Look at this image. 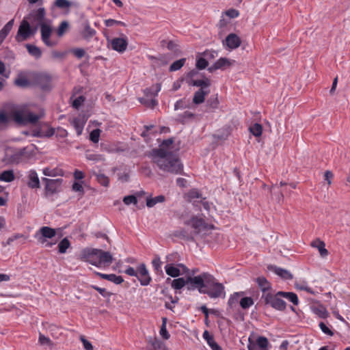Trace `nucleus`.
<instances>
[{
  "instance_id": "nucleus-1",
  "label": "nucleus",
  "mask_w": 350,
  "mask_h": 350,
  "mask_svg": "<svg viewBox=\"0 0 350 350\" xmlns=\"http://www.w3.org/2000/svg\"><path fill=\"white\" fill-rule=\"evenodd\" d=\"M173 143V138L164 139L160 147L152 149L148 156L152 159V162L161 170L173 174H181L183 171V165L180 159L172 152L165 149Z\"/></svg>"
},
{
  "instance_id": "nucleus-2",
  "label": "nucleus",
  "mask_w": 350,
  "mask_h": 350,
  "mask_svg": "<svg viewBox=\"0 0 350 350\" xmlns=\"http://www.w3.org/2000/svg\"><path fill=\"white\" fill-rule=\"evenodd\" d=\"M79 258L97 267H108L113 260L109 252L91 247L83 249L79 254Z\"/></svg>"
},
{
  "instance_id": "nucleus-3",
  "label": "nucleus",
  "mask_w": 350,
  "mask_h": 350,
  "mask_svg": "<svg viewBox=\"0 0 350 350\" xmlns=\"http://www.w3.org/2000/svg\"><path fill=\"white\" fill-rule=\"evenodd\" d=\"M213 280V275L204 272L196 277L187 275V290H198L200 293L204 294L206 285L210 284Z\"/></svg>"
},
{
  "instance_id": "nucleus-4",
  "label": "nucleus",
  "mask_w": 350,
  "mask_h": 350,
  "mask_svg": "<svg viewBox=\"0 0 350 350\" xmlns=\"http://www.w3.org/2000/svg\"><path fill=\"white\" fill-rule=\"evenodd\" d=\"M280 295H277V293L273 295L271 293L262 295L261 299L265 305H269L275 310L284 311L286 309V302L280 299Z\"/></svg>"
},
{
  "instance_id": "nucleus-5",
  "label": "nucleus",
  "mask_w": 350,
  "mask_h": 350,
  "mask_svg": "<svg viewBox=\"0 0 350 350\" xmlns=\"http://www.w3.org/2000/svg\"><path fill=\"white\" fill-rule=\"evenodd\" d=\"M52 77L46 73L37 72L32 77V84L38 86L43 91H50L52 89Z\"/></svg>"
},
{
  "instance_id": "nucleus-6",
  "label": "nucleus",
  "mask_w": 350,
  "mask_h": 350,
  "mask_svg": "<svg viewBox=\"0 0 350 350\" xmlns=\"http://www.w3.org/2000/svg\"><path fill=\"white\" fill-rule=\"evenodd\" d=\"M42 181L45 184L44 195L46 197L53 196L61 191V186L63 182L62 178L49 179L42 178Z\"/></svg>"
},
{
  "instance_id": "nucleus-7",
  "label": "nucleus",
  "mask_w": 350,
  "mask_h": 350,
  "mask_svg": "<svg viewBox=\"0 0 350 350\" xmlns=\"http://www.w3.org/2000/svg\"><path fill=\"white\" fill-rule=\"evenodd\" d=\"M210 284L206 285L204 294H206L211 298H218L224 294V286L221 283L217 282L213 276Z\"/></svg>"
},
{
  "instance_id": "nucleus-8",
  "label": "nucleus",
  "mask_w": 350,
  "mask_h": 350,
  "mask_svg": "<svg viewBox=\"0 0 350 350\" xmlns=\"http://www.w3.org/2000/svg\"><path fill=\"white\" fill-rule=\"evenodd\" d=\"M46 16V10L44 8H39L37 10H32L23 19H27L31 25L41 26L44 24Z\"/></svg>"
},
{
  "instance_id": "nucleus-9",
  "label": "nucleus",
  "mask_w": 350,
  "mask_h": 350,
  "mask_svg": "<svg viewBox=\"0 0 350 350\" xmlns=\"http://www.w3.org/2000/svg\"><path fill=\"white\" fill-rule=\"evenodd\" d=\"M30 36L29 22L27 19H23L18 27L15 39L18 42H21L27 40Z\"/></svg>"
},
{
  "instance_id": "nucleus-10",
  "label": "nucleus",
  "mask_w": 350,
  "mask_h": 350,
  "mask_svg": "<svg viewBox=\"0 0 350 350\" xmlns=\"http://www.w3.org/2000/svg\"><path fill=\"white\" fill-rule=\"evenodd\" d=\"M136 278L142 286H148L151 282L152 278L144 263H142L138 266V272Z\"/></svg>"
},
{
  "instance_id": "nucleus-11",
  "label": "nucleus",
  "mask_w": 350,
  "mask_h": 350,
  "mask_svg": "<svg viewBox=\"0 0 350 350\" xmlns=\"http://www.w3.org/2000/svg\"><path fill=\"white\" fill-rule=\"evenodd\" d=\"M184 224L187 226H191L195 230L194 232L198 234L202 230L206 228V224L205 221L202 218H198L196 216H193L190 219L184 221Z\"/></svg>"
},
{
  "instance_id": "nucleus-12",
  "label": "nucleus",
  "mask_w": 350,
  "mask_h": 350,
  "mask_svg": "<svg viewBox=\"0 0 350 350\" xmlns=\"http://www.w3.org/2000/svg\"><path fill=\"white\" fill-rule=\"evenodd\" d=\"M41 38L42 42L48 46H53L54 44L50 40L52 28L46 23L40 26Z\"/></svg>"
},
{
  "instance_id": "nucleus-13",
  "label": "nucleus",
  "mask_w": 350,
  "mask_h": 350,
  "mask_svg": "<svg viewBox=\"0 0 350 350\" xmlns=\"http://www.w3.org/2000/svg\"><path fill=\"white\" fill-rule=\"evenodd\" d=\"M25 148L21 149L19 151L9 155L6 154L3 161L6 164L18 163L21 161L23 156L25 154Z\"/></svg>"
},
{
  "instance_id": "nucleus-14",
  "label": "nucleus",
  "mask_w": 350,
  "mask_h": 350,
  "mask_svg": "<svg viewBox=\"0 0 350 350\" xmlns=\"http://www.w3.org/2000/svg\"><path fill=\"white\" fill-rule=\"evenodd\" d=\"M111 48L119 53L126 51L128 42L126 38H116L111 40Z\"/></svg>"
},
{
  "instance_id": "nucleus-15",
  "label": "nucleus",
  "mask_w": 350,
  "mask_h": 350,
  "mask_svg": "<svg viewBox=\"0 0 350 350\" xmlns=\"http://www.w3.org/2000/svg\"><path fill=\"white\" fill-rule=\"evenodd\" d=\"M147 350H165V344L154 337H149L147 340Z\"/></svg>"
},
{
  "instance_id": "nucleus-16",
  "label": "nucleus",
  "mask_w": 350,
  "mask_h": 350,
  "mask_svg": "<svg viewBox=\"0 0 350 350\" xmlns=\"http://www.w3.org/2000/svg\"><path fill=\"white\" fill-rule=\"evenodd\" d=\"M41 237H39L38 241L41 243L46 242V239H51L56 234L55 229L49 226H43L40 229Z\"/></svg>"
},
{
  "instance_id": "nucleus-17",
  "label": "nucleus",
  "mask_w": 350,
  "mask_h": 350,
  "mask_svg": "<svg viewBox=\"0 0 350 350\" xmlns=\"http://www.w3.org/2000/svg\"><path fill=\"white\" fill-rule=\"evenodd\" d=\"M267 268L269 271L274 272L283 280H289L293 279V275L286 269L278 267L275 265H269Z\"/></svg>"
},
{
  "instance_id": "nucleus-18",
  "label": "nucleus",
  "mask_w": 350,
  "mask_h": 350,
  "mask_svg": "<svg viewBox=\"0 0 350 350\" xmlns=\"http://www.w3.org/2000/svg\"><path fill=\"white\" fill-rule=\"evenodd\" d=\"M225 43L226 46L230 49H234L241 44V40L239 36L235 33H230L225 39Z\"/></svg>"
},
{
  "instance_id": "nucleus-19",
  "label": "nucleus",
  "mask_w": 350,
  "mask_h": 350,
  "mask_svg": "<svg viewBox=\"0 0 350 350\" xmlns=\"http://www.w3.org/2000/svg\"><path fill=\"white\" fill-rule=\"evenodd\" d=\"M255 281L262 292V295L269 294V291L271 289V284L264 276L256 278Z\"/></svg>"
},
{
  "instance_id": "nucleus-20",
  "label": "nucleus",
  "mask_w": 350,
  "mask_h": 350,
  "mask_svg": "<svg viewBox=\"0 0 350 350\" xmlns=\"http://www.w3.org/2000/svg\"><path fill=\"white\" fill-rule=\"evenodd\" d=\"M27 184V186L31 189H37L40 187V180L35 170H31L29 172Z\"/></svg>"
},
{
  "instance_id": "nucleus-21",
  "label": "nucleus",
  "mask_w": 350,
  "mask_h": 350,
  "mask_svg": "<svg viewBox=\"0 0 350 350\" xmlns=\"http://www.w3.org/2000/svg\"><path fill=\"white\" fill-rule=\"evenodd\" d=\"M189 86H196L200 87V89H202L205 90L206 88H209L211 85V80L204 77L202 79H194L193 81H190L187 84Z\"/></svg>"
},
{
  "instance_id": "nucleus-22",
  "label": "nucleus",
  "mask_w": 350,
  "mask_h": 350,
  "mask_svg": "<svg viewBox=\"0 0 350 350\" xmlns=\"http://www.w3.org/2000/svg\"><path fill=\"white\" fill-rule=\"evenodd\" d=\"M31 83L32 82H31L23 73H19L14 81V84L16 86L22 88H28L31 85Z\"/></svg>"
},
{
  "instance_id": "nucleus-23",
  "label": "nucleus",
  "mask_w": 350,
  "mask_h": 350,
  "mask_svg": "<svg viewBox=\"0 0 350 350\" xmlns=\"http://www.w3.org/2000/svg\"><path fill=\"white\" fill-rule=\"evenodd\" d=\"M174 236L187 241H194V237L191 232H188L185 229L177 230L174 232Z\"/></svg>"
},
{
  "instance_id": "nucleus-24",
  "label": "nucleus",
  "mask_w": 350,
  "mask_h": 350,
  "mask_svg": "<svg viewBox=\"0 0 350 350\" xmlns=\"http://www.w3.org/2000/svg\"><path fill=\"white\" fill-rule=\"evenodd\" d=\"M165 271L168 275L172 278H177L181 274L180 269L177 265H174L172 263L167 264L165 266Z\"/></svg>"
},
{
  "instance_id": "nucleus-25",
  "label": "nucleus",
  "mask_w": 350,
  "mask_h": 350,
  "mask_svg": "<svg viewBox=\"0 0 350 350\" xmlns=\"http://www.w3.org/2000/svg\"><path fill=\"white\" fill-rule=\"evenodd\" d=\"M209 91L202 89L197 90L193 95V103L196 105H200L204 102L205 96L208 94Z\"/></svg>"
},
{
  "instance_id": "nucleus-26",
  "label": "nucleus",
  "mask_w": 350,
  "mask_h": 350,
  "mask_svg": "<svg viewBox=\"0 0 350 350\" xmlns=\"http://www.w3.org/2000/svg\"><path fill=\"white\" fill-rule=\"evenodd\" d=\"M311 246L317 248L322 257H325L328 255V251L325 248V243L320 239H316L313 241L311 243Z\"/></svg>"
},
{
  "instance_id": "nucleus-27",
  "label": "nucleus",
  "mask_w": 350,
  "mask_h": 350,
  "mask_svg": "<svg viewBox=\"0 0 350 350\" xmlns=\"http://www.w3.org/2000/svg\"><path fill=\"white\" fill-rule=\"evenodd\" d=\"M277 295H280L281 297H284L287 299L288 301L292 302L293 305L297 306L299 304V299L295 293L293 292H284V291H278L277 292Z\"/></svg>"
},
{
  "instance_id": "nucleus-28",
  "label": "nucleus",
  "mask_w": 350,
  "mask_h": 350,
  "mask_svg": "<svg viewBox=\"0 0 350 350\" xmlns=\"http://www.w3.org/2000/svg\"><path fill=\"white\" fill-rule=\"evenodd\" d=\"M14 19L8 21L0 31V44L3 42L8 36L14 25Z\"/></svg>"
},
{
  "instance_id": "nucleus-29",
  "label": "nucleus",
  "mask_w": 350,
  "mask_h": 350,
  "mask_svg": "<svg viewBox=\"0 0 350 350\" xmlns=\"http://www.w3.org/2000/svg\"><path fill=\"white\" fill-rule=\"evenodd\" d=\"M184 286L187 288V276L185 278H178L172 281V288L175 290H180Z\"/></svg>"
},
{
  "instance_id": "nucleus-30",
  "label": "nucleus",
  "mask_w": 350,
  "mask_h": 350,
  "mask_svg": "<svg viewBox=\"0 0 350 350\" xmlns=\"http://www.w3.org/2000/svg\"><path fill=\"white\" fill-rule=\"evenodd\" d=\"M165 200V197L163 195H159L154 198H146V206L148 208L153 207L157 203L163 202Z\"/></svg>"
},
{
  "instance_id": "nucleus-31",
  "label": "nucleus",
  "mask_w": 350,
  "mask_h": 350,
  "mask_svg": "<svg viewBox=\"0 0 350 350\" xmlns=\"http://www.w3.org/2000/svg\"><path fill=\"white\" fill-rule=\"evenodd\" d=\"M25 47L28 53L36 59H38L42 56V51L39 47L31 44H27Z\"/></svg>"
},
{
  "instance_id": "nucleus-32",
  "label": "nucleus",
  "mask_w": 350,
  "mask_h": 350,
  "mask_svg": "<svg viewBox=\"0 0 350 350\" xmlns=\"http://www.w3.org/2000/svg\"><path fill=\"white\" fill-rule=\"evenodd\" d=\"M15 178L14 173L12 170H4L0 174V180L10 183Z\"/></svg>"
},
{
  "instance_id": "nucleus-33",
  "label": "nucleus",
  "mask_w": 350,
  "mask_h": 350,
  "mask_svg": "<svg viewBox=\"0 0 350 350\" xmlns=\"http://www.w3.org/2000/svg\"><path fill=\"white\" fill-rule=\"evenodd\" d=\"M12 118L16 123L19 124H26V115L21 111H16L12 113Z\"/></svg>"
},
{
  "instance_id": "nucleus-34",
  "label": "nucleus",
  "mask_w": 350,
  "mask_h": 350,
  "mask_svg": "<svg viewBox=\"0 0 350 350\" xmlns=\"http://www.w3.org/2000/svg\"><path fill=\"white\" fill-rule=\"evenodd\" d=\"M161 90L160 83H156L149 88L144 90V93L147 96H156Z\"/></svg>"
},
{
  "instance_id": "nucleus-35",
  "label": "nucleus",
  "mask_w": 350,
  "mask_h": 350,
  "mask_svg": "<svg viewBox=\"0 0 350 350\" xmlns=\"http://www.w3.org/2000/svg\"><path fill=\"white\" fill-rule=\"evenodd\" d=\"M254 303V299L251 297H243L239 301L240 306L243 310L248 309Z\"/></svg>"
},
{
  "instance_id": "nucleus-36",
  "label": "nucleus",
  "mask_w": 350,
  "mask_h": 350,
  "mask_svg": "<svg viewBox=\"0 0 350 350\" xmlns=\"http://www.w3.org/2000/svg\"><path fill=\"white\" fill-rule=\"evenodd\" d=\"M70 247V243L68 238H64L58 244V252L60 254H64Z\"/></svg>"
},
{
  "instance_id": "nucleus-37",
  "label": "nucleus",
  "mask_w": 350,
  "mask_h": 350,
  "mask_svg": "<svg viewBox=\"0 0 350 350\" xmlns=\"http://www.w3.org/2000/svg\"><path fill=\"white\" fill-rule=\"evenodd\" d=\"M186 58H181L178 60L174 62L170 66L169 70L174 72L180 70L185 64Z\"/></svg>"
},
{
  "instance_id": "nucleus-38",
  "label": "nucleus",
  "mask_w": 350,
  "mask_h": 350,
  "mask_svg": "<svg viewBox=\"0 0 350 350\" xmlns=\"http://www.w3.org/2000/svg\"><path fill=\"white\" fill-rule=\"evenodd\" d=\"M219 100L217 96H211L206 101L207 108L214 110L218 108Z\"/></svg>"
},
{
  "instance_id": "nucleus-39",
  "label": "nucleus",
  "mask_w": 350,
  "mask_h": 350,
  "mask_svg": "<svg viewBox=\"0 0 350 350\" xmlns=\"http://www.w3.org/2000/svg\"><path fill=\"white\" fill-rule=\"evenodd\" d=\"M218 69L224 70L232 65L231 62L226 57H221L215 62Z\"/></svg>"
},
{
  "instance_id": "nucleus-40",
  "label": "nucleus",
  "mask_w": 350,
  "mask_h": 350,
  "mask_svg": "<svg viewBox=\"0 0 350 350\" xmlns=\"http://www.w3.org/2000/svg\"><path fill=\"white\" fill-rule=\"evenodd\" d=\"M96 34V31L87 23L82 32V36L85 39L92 38Z\"/></svg>"
},
{
  "instance_id": "nucleus-41",
  "label": "nucleus",
  "mask_w": 350,
  "mask_h": 350,
  "mask_svg": "<svg viewBox=\"0 0 350 350\" xmlns=\"http://www.w3.org/2000/svg\"><path fill=\"white\" fill-rule=\"evenodd\" d=\"M249 130L255 137H260L262 133V126L259 123H255L250 127Z\"/></svg>"
},
{
  "instance_id": "nucleus-42",
  "label": "nucleus",
  "mask_w": 350,
  "mask_h": 350,
  "mask_svg": "<svg viewBox=\"0 0 350 350\" xmlns=\"http://www.w3.org/2000/svg\"><path fill=\"white\" fill-rule=\"evenodd\" d=\"M255 344L256 345L258 349L260 348L262 349H265L269 345V340L265 336H260L256 338Z\"/></svg>"
},
{
  "instance_id": "nucleus-43",
  "label": "nucleus",
  "mask_w": 350,
  "mask_h": 350,
  "mask_svg": "<svg viewBox=\"0 0 350 350\" xmlns=\"http://www.w3.org/2000/svg\"><path fill=\"white\" fill-rule=\"evenodd\" d=\"M162 321V325L160 329V334L164 339L167 340L170 338V335L166 329L167 318H163Z\"/></svg>"
},
{
  "instance_id": "nucleus-44",
  "label": "nucleus",
  "mask_w": 350,
  "mask_h": 350,
  "mask_svg": "<svg viewBox=\"0 0 350 350\" xmlns=\"http://www.w3.org/2000/svg\"><path fill=\"white\" fill-rule=\"evenodd\" d=\"M72 3L68 0H55L54 5L59 9L69 8Z\"/></svg>"
},
{
  "instance_id": "nucleus-45",
  "label": "nucleus",
  "mask_w": 350,
  "mask_h": 350,
  "mask_svg": "<svg viewBox=\"0 0 350 350\" xmlns=\"http://www.w3.org/2000/svg\"><path fill=\"white\" fill-rule=\"evenodd\" d=\"M72 125L74 126L77 135H81L83 129V124L81 123L80 120L78 118H74L72 122Z\"/></svg>"
},
{
  "instance_id": "nucleus-46",
  "label": "nucleus",
  "mask_w": 350,
  "mask_h": 350,
  "mask_svg": "<svg viewBox=\"0 0 350 350\" xmlns=\"http://www.w3.org/2000/svg\"><path fill=\"white\" fill-rule=\"evenodd\" d=\"M96 180L103 186L108 187L109 184V178L104 174H98L96 175Z\"/></svg>"
},
{
  "instance_id": "nucleus-47",
  "label": "nucleus",
  "mask_w": 350,
  "mask_h": 350,
  "mask_svg": "<svg viewBox=\"0 0 350 350\" xmlns=\"http://www.w3.org/2000/svg\"><path fill=\"white\" fill-rule=\"evenodd\" d=\"M208 65V61L204 57H199L196 59V66L198 70H203Z\"/></svg>"
},
{
  "instance_id": "nucleus-48",
  "label": "nucleus",
  "mask_w": 350,
  "mask_h": 350,
  "mask_svg": "<svg viewBox=\"0 0 350 350\" xmlns=\"http://www.w3.org/2000/svg\"><path fill=\"white\" fill-rule=\"evenodd\" d=\"M68 27H69V23L66 21H62L59 24V25L57 28V36L59 37L62 36L64 34L65 31L68 28Z\"/></svg>"
},
{
  "instance_id": "nucleus-49",
  "label": "nucleus",
  "mask_w": 350,
  "mask_h": 350,
  "mask_svg": "<svg viewBox=\"0 0 350 350\" xmlns=\"http://www.w3.org/2000/svg\"><path fill=\"white\" fill-rule=\"evenodd\" d=\"M40 119V116L33 113L29 112L26 115V124L27 123L36 124Z\"/></svg>"
},
{
  "instance_id": "nucleus-50",
  "label": "nucleus",
  "mask_w": 350,
  "mask_h": 350,
  "mask_svg": "<svg viewBox=\"0 0 350 350\" xmlns=\"http://www.w3.org/2000/svg\"><path fill=\"white\" fill-rule=\"evenodd\" d=\"M239 297L238 293H234L232 295H230L228 301V305L229 307L232 308L235 305H237L238 303H239Z\"/></svg>"
},
{
  "instance_id": "nucleus-51",
  "label": "nucleus",
  "mask_w": 350,
  "mask_h": 350,
  "mask_svg": "<svg viewBox=\"0 0 350 350\" xmlns=\"http://www.w3.org/2000/svg\"><path fill=\"white\" fill-rule=\"evenodd\" d=\"M198 75L199 72L197 68L190 70L189 72L187 73L185 77H184V79H185V82L188 84V82L194 80L195 77Z\"/></svg>"
},
{
  "instance_id": "nucleus-52",
  "label": "nucleus",
  "mask_w": 350,
  "mask_h": 350,
  "mask_svg": "<svg viewBox=\"0 0 350 350\" xmlns=\"http://www.w3.org/2000/svg\"><path fill=\"white\" fill-rule=\"evenodd\" d=\"M100 134V129H94L93 131H91V133L90 134V139L93 143H98L99 141Z\"/></svg>"
},
{
  "instance_id": "nucleus-53",
  "label": "nucleus",
  "mask_w": 350,
  "mask_h": 350,
  "mask_svg": "<svg viewBox=\"0 0 350 350\" xmlns=\"http://www.w3.org/2000/svg\"><path fill=\"white\" fill-rule=\"evenodd\" d=\"M92 288L97 291L103 297H110L112 295V293L107 291V290L104 288H100L97 286H92Z\"/></svg>"
},
{
  "instance_id": "nucleus-54",
  "label": "nucleus",
  "mask_w": 350,
  "mask_h": 350,
  "mask_svg": "<svg viewBox=\"0 0 350 350\" xmlns=\"http://www.w3.org/2000/svg\"><path fill=\"white\" fill-rule=\"evenodd\" d=\"M123 202L126 205H129L131 204H136L137 203V200L135 196L129 195L124 197Z\"/></svg>"
},
{
  "instance_id": "nucleus-55",
  "label": "nucleus",
  "mask_w": 350,
  "mask_h": 350,
  "mask_svg": "<svg viewBox=\"0 0 350 350\" xmlns=\"http://www.w3.org/2000/svg\"><path fill=\"white\" fill-rule=\"evenodd\" d=\"M108 281L116 284H120L124 282V279L121 275H116V274L111 273Z\"/></svg>"
},
{
  "instance_id": "nucleus-56",
  "label": "nucleus",
  "mask_w": 350,
  "mask_h": 350,
  "mask_svg": "<svg viewBox=\"0 0 350 350\" xmlns=\"http://www.w3.org/2000/svg\"><path fill=\"white\" fill-rule=\"evenodd\" d=\"M85 98L84 96H79L76 98L72 102V107L78 109L85 101Z\"/></svg>"
},
{
  "instance_id": "nucleus-57",
  "label": "nucleus",
  "mask_w": 350,
  "mask_h": 350,
  "mask_svg": "<svg viewBox=\"0 0 350 350\" xmlns=\"http://www.w3.org/2000/svg\"><path fill=\"white\" fill-rule=\"evenodd\" d=\"M105 24L107 27H112L113 25H121L125 26V23L124 22L116 21L115 19H107L105 21Z\"/></svg>"
},
{
  "instance_id": "nucleus-58",
  "label": "nucleus",
  "mask_w": 350,
  "mask_h": 350,
  "mask_svg": "<svg viewBox=\"0 0 350 350\" xmlns=\"http://www.w3.org/2000/svg\"><path fill=\"white\" fill-rule=\"evenodd\" d=\"M319 327L324 334L331 336L334 335V332L323 322L319 323Z\"/></svg>"
},
{
  "instance_id": "nucleus-59",
  "label": "nucleus",
  "mask_w": 350,
  "mask_h": 350,
  "mask_svg": "<svg viewBox=\"0 0 350 350\" xmlns=\"http://www.w3.org/2000/svg\"><path fill=\"white\" fill-rule=\"evenodd\" d=\"M72 52L74 54V55L78 59L82 58L85 54L84 49L81 48L74 49H72Z\"/></svg>"
},
{
  "instance_id": "nucleus-60",
  "label": "nucleus",
  "mask_w": 350,
  "mask_h": 350,
  "mask_svg": "<svg viewBox=\"0 0 350 350\" xmlns=\"http://www.w3.org/2000/svg\"><path fill=\"white\" fill-rule=\"evenodd\" d=\"M207 343L212 350H222V348L217 344L214 338L210 339Z\"/></svg>"
},
{
  "instance_id": "nucleus-61",
  "label": "nucleus",
  "mask_w": 350,
  "mask_h": 350,
  "mask_svg": "<svg viewBox=\"0 0 350 350\" xmlns=\"http://www.w3.org/2000/svg\"><path fill=\"white\" fill-rule=\"evenodd\" d=\"M140 102H141V103L144 104L146 106L150 107L152 108H153L154 106H156L157 105V101L153 98H152L150 101L146 100L144 98H141Z\"/></svg>"
},
{
  "instance_id": "nucleus-62",
  "label": "nucleus",
  "mask_w": 350,
  "mask_h": 350,
  "mask_svg": "<svg viewBox=\"0 0 350 350\" xmlns=\"http://www.w3.org/2000/svg\"><path fill=\"white\" fill-rule=\"evenodd\" d=\"M225 14L226 16H229L230 18H234L239 16V12L238 10L232 8V9H230V10L226 11Z\"/></svg>"
},
{
  "instance_id": "nucleus-63",
  "label": "nucleus",
  "mask_w": 350,
  "mask_h": 350,
  "mask_svg": "<svg viewBox=\"0 0 350 350\" xmlns=\"http://www.w3.org/2000/svg\"><path fill=\"white\" fill-rule=\"evenodd\" d=\"M184 81H185V79H184V77L179 78L178 79L175 81L172 85V90L176 91L179 88H180L181 85Z\"/></svg>"
},
{
  "instance_id": "nucleus-64",
  "label": "nucleus",
  "mask_w": 350,
  "mask_h": 350,
  "mask_svg": "<svg viewBox=\"0 0 350 350\" xmlns=\"http://www.w3.org/2000/svg\"><path fill=\"white\" fill-rule=\"evenodd\" d=\"M68 135L67 131L62 127H58L56 132V137L65 138Z\"/></svg>"
}]
</instances>
